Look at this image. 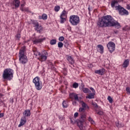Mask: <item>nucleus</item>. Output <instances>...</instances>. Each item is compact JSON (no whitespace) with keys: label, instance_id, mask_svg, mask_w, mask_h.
<instances>
[{"label":"nucleus","instance_id":"nucleus-1","mask_svg":"<svg viewBox=\"0 0 130 130\" xmlns=\"http://www.w3.org/2000/svg\"><path fill=\"white\" fill-rule=\"evenodd\" d=\"M96 24L99 28L115 27L116 29H119L121 27L120 23L113 19L111 15L104 16L101 18H99Z\"/></svg>","mask_w":130,"mask_h":130},{"label":"nucleus","instance_id":"nucleus-2","mask_svg":"<svg viewBox=\"0 0 130 130\" xmlns=\"http://www.w3.org/2000/svg\"><path fill=\"white\" fill-rule=\"evenodd\" d=\"M26 51V47L23 46L21 47L19 51V62L22 64L27 63L28 59H27V56L25 55V52Z\"/></svg>","mask_w":130,"mask_h":130},{"label":"nucleus","instance_id":"nucleus-3","mask_svg":"<svg viewBox=\"0 0 130 130\" xmlns=\"http://www.w3.org/2000/svg\"><path fill=\"white\" fill-rule=\"evenodd\" d=\"M14 70L13 69L7 68L4 70L3 74V78L4 80L11 81L14 77Z\"/></svg>","mask_w":130,"mask_h":130},{"label":"nucleus","instance_id":"nucleus-4","mask_svg":"<svg viewBox=\"0 0 130 130\" xmlns=\"http://www.w3.org/2000/svg\"><path fill=\"white\" fill-rule=\"evenodd\" d=\"M69 22L73 26H77L80 24V17L78 15H71L69 18Z\"/></svg>","mask_w":130,"mask_h":130},{"label":"nucleus","instance_id":"nucleus-5","mask_svg":"<svg viewBox=\"0 0 130 130\" xmlns=\"http://www.w3.org/2000/svg\"><path fill=\"white\" fill-rule=\"evenodd\" d=\"M115 8L116 10L118 11L119 14L120 16H127L128 15V11L121 6L119 5L118 6H116Z\"/></svg>","mask_w":130,"mask_h":130},{"label":"nucleus","instance_id":"nucleus-6","mask_svg":"<svg viewBox=\"0 0 130 130\" xmlns=\"http://www.w3.org/2000/svg\"><path fill=\"white\" fill-rule=\"evenodd\" d=\"M80 117V120H79V121L78 122L77 125L79 127L80 129L84 130L85 127H84L83 123L85 122V119H86V115L81 114Z\"/></svg>","mask_w":130,"mask_h":130},{"label":"nucleus","instance_id":"nucleus-7","mask_svg":"<svg viewBox=\"0 0 130 130\" xmlns=\"http://www.w3.org/2000/svg\"><path fill=\"white\" fill-rule=\"evenodd\" d=\"M40 79L39 77H36L33 79V83H35V87L37 90H41L42 89V86L40 85V83L39 82V80Z\"/></svg>","mask_w":130,"mask_h":130},{"label":"nucleus","instance_id":"nucleus-8","mask_svg":"<svg viewBox=\"0 0 130 130\" xmlns=\"http://www.w3.org/2000/svg\"><path fill=\"white\" fill-rule=\"evenodd\" d=\"M107 47L110 53H112L115 50V44L112 42H109L107 45Z\"/></svg>","mask_w":130,"mask_h":130},{"label":"nucleus","instance_id":"nucleus-9","mask_svg":"<svg viewBox=\"0 0 130 130\" xmlns=\"http://www.w3.org/2000/svg\"><path fill=\"white\" fill-rule=\"evenodd\" d=\"M38 55H39L40 59L42 61H45L47 59V55H48V53L46 51H43L42 53L40 52L38 53Z\"/></svg>","mask_w":130,"mask_h":130},{"label":"nucleus","instance_id":"nucleus-10","mask_svg":"<svg viewBox=\"0 0 130 130\" xmlns=\"http://www.w3.org/2000/svg\"><path fill=\"white\" fill-rule=\"evenodd\" d=\"M27 122V119L25 116H23L21 117L20 120V124L18 125V127H21V126H23V125H25L26 123Z\"/></svg>","mask_w":130,"mask_h":130},{"label":"nucleus","instance_id":"nucleus-11","mask_svg":"<svg viewBox=\"0 0 130 130\" xmlns=\"http://www.w3.org/2000/svg\"><path fill=\"white\" fill-rule=\"evenodd\" d=\"M20 0H13L12 5L14 6V9L17 10L19 7H20Z\"/></svg>","mask_w":130,"mask_h":130},{"label":"nucleus","instance_id":"nucleus-12","mask_svg":"<svg viewBox=\"0 0 130 130\" xmlns=\"http://www.w3.org/2000/svg\"><path fill=\"white\" fill-rule=\"evenodd\" d=\"M94 74H98L101 76H103V75L105 74V69H104V68H102L99 70H95L94 71Z\"/></svg>","mask_w":130,"mask_h":130},{"label":"nucleus","instance_id":"nucleus-13","mask_svg":"<svg viewBox=\"0 0 130 130\" xmlns=\"http://www.w3.org/2000/svg\"><path fill=\"white\" fill-rule=\"evenodd\" d=\"M70 98L71 99H74L76 101H79V98L78 97V94L75 93H71L69 95Z\"/></svg>","mask_w":130,"mask_h":130},{"label":"nucleus","instance_id":"nucleus-14","mask_svg":"<svg viewBox=\"0 0 130 130\" xmlns=\"http://www.w3.org/2000/svg\"><path fill=\"white\" fill-rule=\"evenodd\" d=\"M46 39L45 38L42 39H36L33 41L34 44H38V43H41V42H43L44 40Z\"/></svg>","mask_w":130,"mask_h":130},{"label":"nucleus","instance_id":"nucleus-15","mask_svg":"<svg viewBox=\"0 0 130 130\" xmlns=\"http://www.w3.org/2000/svg\"><path fill=\"white\" fill-rule=\"evenodd\" d=\"M35 30L37 31L38 33H41L43 31V27L41 26V25L38 24V26L35 27Z\"/></svg>","mask_w":130,"mask_h":130},{"label":"nucleus","instance_id":"nucleus-16","mask_svg":"<svg viewBox=\"0 0 130 130\" xmlns=\"http://www.w3.org/2000/svg\"><path fill=\"white\" fill-rule=\"evenodd\" d=\"M128 64H129V59H125L123 63L122 67L123 68H127Z\"/></svg>","mask_w":130,"mask_h":130},{"label":"nucleus","instance_id":"nucleus-17","mask_svg":"<svg viewBox=\"0 0 130 130\" xmlns=\"http://www.w3.org/2000/svg\"><path fill=\"white\" fill-rule=\"evenodd\" d=\"M97 47L100 50L99 52H100L101 54H102V53L104 52V47H103V46H102V45H98Z\"/></svg>","mask_w":130,"mask_h":130},{"label":"nucleus","instance_id":"nucleus-18","mask_svg":"<svg viewBox=\"0 0 130 130\" xmlns=\"http://www.w3.org/2000/svg\"><path fill=\"white\" fill-rule=\"evenodd\" d=\"M23 114L24 115V116H25V117L26 116H30V115H31V112H30V110H25L24 112L23 113Z\"/></svg>","mask_w":130,"mask_h":130},{"label":"nucleus","instance_id":"nucleus-19","mask_svg":"<svg viewBox=\"0 0 130 130\" xmlns=\"http://www.w3.org/2000/svg\"><path fill=\"white\" fill-rule=\"evenodd\" d=\"M68 60L69 61L70 64H74L75 63V60L72 57V56H69L68 57Z\"/></svg>","mask_w":130,"mask_h":130},{"label":"nucleus","instance_id":"nucleus-20","mask_svg":"<svg viewBox=\"0 0 130 130\" xmlns=\"http://www.w3.org/2000/svg\"><path fill=\"white\" fill-rule=\"evenodd\" d=\"M118 4V2L117 1L113 0L111 2V6L112 8H114L115 7V5H117Z\"/></svg>","mask_w":130,"mask_h":130},{"label":"nucleus","instance_id":"nucleus-21","mask_svg":"<svg viewBox=\"0 0 130 130\" xmlns=\"http://www.w3.org/2000/svg\"><path fill=\"white\" fill-rule=\"evenodd\" d=\"M39 19H40V20H47V15L43 14L42 16H39Z\"/></svg>","mask_w":130,"mask_h":130},{"label":"nucleus","instance_id":"nucleus-22","mask_svg":"<svg viewBox=\"0 0 130 130\" xmlns=\"http://www.w3.org/2000/svg\"><path fill=\"white\" fill-rule=\"evenodd\" d=\"M82 90H83V93H85V94H87V93H90L91 91H90V89H89L88 88H82Z\"/></svg>","mask_w":130,"mask_h":130},{"label":"nucleus","instance_id":"nucleus-23","mask_svg":"<svg viewBox=\"0 0 130 130\" xmlns=\"http://www.w3.org/2000/svg\"><path fill=\"white\" fill-rule=\"evenodd\" d=\"M94 96H95V93H92L86 96V98H88V99H94Z\"/></svg>","mask_w":130,"mask_h":130},{"label":"nucleus","instance_id":"nucleus-24","mask_svg":"<svg viewBox=\"0 0 130 130\" xmlns=\"http://www.w3.org/2000/svg\"><path fill=\"white\" fill-rule=\"evenodd\" d=\"M31 24L35 27H37V26L39 25V23L37 22V20H32L31 21Z\"/></svg>","mask_w":130,"mask_h":130},{"label":"nucleus","instance_id":"nucleus-25","mask_svg":"<svg viewBox=\"0 0 130 130\" xmlns=\"http://www.w3.org/2000/svg\"><path fill=\"white\" fill-rule=\"evenodd\" d=\"M62 104L63 108H67L69 106V105H68V102H66V101H63Z\"/></svg>","mask_w":130,"mask_h":130},{"label":"nucleus","instance_id":"nucleus-26","mask_svg":"<svg viewBox=\"0 0 130 130\" xmlns=\"http://www.w3.org/2000/svg\"><path fill=\"white\" fill-rule=\"evenodd\" d=\"M82 108H87V109H89V106H88V105H87V104H86V103H85V102H82Z\"/></svg>","mask_w":130,"mask_h":130},{"label":"nucleus","instance_id":"nucleus-27","mask_svg":"<svg viewBox=\"0 0 130 130\" xmlns=\"http://www.w3.org/2000/svg\"><path fill=\"white\" fill-rule=\"evenodd\" d=\"M60 23L61 24H63L67 21V19L65 18H63V16H60Z\"/></svg>","mask_w":130,"mask_h":130},{"label":"nucleus","instance_id":"nucleus-28","mask_svg":"<svg viewBox=\"0 0 130 130\" xmlns=\"http://www.w3.org/2000/svg\"><path fill=\"white\" fill-rule=\"evenodd\" d=\"M51 45H54V44H56V39H52L50 41V42Z\"/></svg>","mask_w":130,"mask_h":130},{"label":"nucleus","instance_id":"nucleus-29","mask_svg":"<svg viewBox=\"0 0 130 130\" xmlns=\"http://www.w3.org/2000/svg\"><path fill=\"white\" fill-rule=\"evenodd\" d=\"M2 97H3V94H0V98H2ZM2 105H4V106H6L5 103H4V102L0 99V106H2Z\"/></svg>","mask_w":130,"mask_h":130},{"label":"nucleus","instance_id":"nucleus-30","mask_svg":"<svg viewBox=\"0 0 130 130\" xmlns=\"http://www.w3.org/2000/svg\"><path fill=\"white\" fill-rule=\"evenodd\" d=\"M123 31H129L130 30V28L129 26H128L127 25L125 26V27H124L122 28Z\"/></svg>","mask_w":130,"mask_h":130},{"label":"nucleus","instance_id":"nucleus-31","mask_svg":"<svg viewBox=\"0 0 130 130\" xmlns=\"http://www.w3.org/2000/svg\"><path fill=\"white\" fill-rule=\"evenodd\" d=\"M20 39H21V34H16V35L15 36L16 40H20Z\"/></svg>","mask_w":130,"mask_h":130},{"label":"nucleus","instance_id":"nucleus-32","mask_svg":"<svg viewBox=\"0 0 130 130\" xmlns=\"http://www.w3.org/2000/svg\"><path fill=\"white\" fill-rule=\"evenodd\" d=\"M60 10V7L59 6H56L54 7L55 12H58Z\"/></svg>","mask_w":130,"mask_h":130},{"label":"nucleus","instance_id":"nucleus-33","mask_svg":"<svg viewBox=\"0 0 130 130\" xmlns=\"http://www.w3.org/2000/svg\"><path fill=\"white\" fill-rule=\"evenodd\" d=\"M63 46V44L62 43V42H59L58 43V47H59V48H62Z\"/></svg>","mask_w":130,"mask_h":130},{"label":"nucleus","instance_id":"nucleus-34","mask_svg":"<svg viewBox=\"0 0 130 130\" xmlns=\"http://www.w3.org/2000/svg\"><path fill=\"white\" fill-rule=\"evenodd\" d=\"M78 87H79V84H78V83L75 82L73 84V88H75V89H76V88H78Z\"/></svg>","mask_w":130,"mask_h":130},{"label":"nucleus","instance_id":"nucleus-35","mask_svg":"<svg viewBox=\"0 0 130 130\" xmlns=\"http://www.w3.org/2000/svg\"><path fill=\"white\" fill-rule=\"evenodd\" d=\"M66 14H67V11L66 10H63L60 15V17H64Z\"/></svg>","mask_w":130,"mask_h":130},{"label":"nucleus","instance_id":"nucleus-36","mask_svg":"<svg viewBox=\"0 0 130 130\" xmlns=\"http://www.w3.org/2000/svg\"><path fill=\"white\" fill-rule=\"evenodd\" d=\"M108 100L110 103H112L113 102V100L112 99V98H111V96H108Z\"/></svg>","mask_w":130,"mask_h":130},{"label":"nucleus","instance_id":"nucleus-37","mask_svg":"<svg viewBox=\"0 0 130 130\" xmlns=\"http://www.w3.org/2000/svg\"><path fill=\"white\" fill-rule=\"evenodd\" d=\"M22 4H21L20 7L23 8V7H25V5H26V2H25V0H22Z\"/></svg>","mask_w":130,"mask_h":130},{"label":"nucleus","instance_id":"nucleus-38","mask_svg":"<svg viewBox=\"0 0 130 130\" xmlns=\"http://www.w3.org/2000/svg\"><path fill=\"white\" fill-rule=\"evenodd\" d=\"M58 40L59 41H63L64 40V37L63 36L60 37Z\"/></svg>","mask_w":130,"mask_h":130},{"label":"nucleus","instance_id":"nucleus-39","mask_svg":"<svg viewBox=\"0 0 130 130\" xmlns=\"http://www.w3.org/2000/svg\"><path fill=\"white\" fill-rule=\"evenodd\" d=\"M88 9V11H89L88 14H89V15H90L91 14V11H92L93 10V8L92 7H90V6H89Z\"/></svg>","mask_w":130,"mask_h":130},{"label":"nucleus","instance_id":"nucleus-40","mask_svg":"<svg viewBox=\"0 0 130 130\" xmlns=\"http://www.w3.org/2000/svg\"><path fill=\"white\" fill-rule=\"evenodd\" d=\"M84 111H85V108H79V112H84Z\"/></svg>","mask_w":130,"mask_h":130},{"label":"nucleus","instance_id":"nucleus-41","mask_svg":"<svg viewBox=\"0 0 130 130\" xmlns=\"http://www.w3.org/2000/svg\"><path fill=\"white\" fill-rule=\"evenodd\" d=\"M92 105L94 106L95 108H98V105H97V103H92Z\"/></svg>","mask_w":130,"mask_h":130},{"label":"nucleus","instance_id":"nucleus-42","mask_svg":"<svg viewBox=\"0 0 130 130\" xmlns=\"http://www.w3.org/2000/svg\"><path fill=\"white\" fill-rule=\"evenodd\" d=\"M97 114H99V115H103V112L100 111L97 112Z\"/></svg>","mask_w":130,"mask_h":130},{"label":"nucleus","instance_id":"nucleus-43","mask_svg":"<svg viewBox=\"0 0 130 130\" xmlns=\"http://www.w3.org/2000/svg\"><path fill=\"white\" fill-rule=\"evenodd\" d=\"M64 46L66 48H69V46H70V44L68 43H65Z\"/></svg>","mask_w":130,"mask_h":130},{"label":"nucleus","instance_id":"nucleus-44","mask_svg":"<svg viewBox=\"0 0 130 130\" xmlns=\"http://www.w3.org/2000/svg\"><path fill=\"white\" fill-rule=\"evenodd\" d=\"M126 91L128 93V94H130V88L129 87H126Z\"/></svg>","mask_w":130,"mask_h":130},{"label":"nucleus","instance_id":"nucleus-45","mask_svg":"<svg viewBox=\"0 0 130 130\" xmlns=\"http://www.w3.org/2000/svg\"><path fill=\"white\" fill-rule=\"evenodd\" d=\"M10 103L13 104V103H14V98H10Z\"/></svg>","mask_w":130,"mask_h":130},{"label":"nucleus","instance_id":"nucleus-46","mask_svg":"<svg viewBox=\"0 0 130 130\" xmlns=\"http://www.w3.org/2000/svg\"><path fill=\"white\" fill-rule=\"evenodd\" d=\"M78 115H79V113L76 112L74 114V117L76 118H77V116H78Z\"/></svg>","mask_w":130,"mask_h":130},{"label":"nucleus","instance_id":"nucleus-47","mask_svg":"<svg viewBox=\"0 0 130 130\" xmlns=\"http://www.w3.org/2000/svg\"><path fill=\"white\" fill-rule=\"evenodd\" d=\"M90 90L92 91V93H94V94H95V90L93 88L90 87Z\"/></svg>","mask_w":130,"mask_h":130},{"label":"nucleus","instance_id":"nucleus-48","mask_svg":"<svg viewBox=\"0 0 130 130\" xmlns=\"http://www.w3.org/2000/svg\"><path fill=\"white\" fill-rule=\"evenodd\" d=\"M5 116V114L3 113H0V118H2V117H4Z\"/></svg>","mask_w":130,"mask_h":130},{"label":"nucleus","instance_id":"nucleus-49","mask_svg":"<svg viewBox=\"0 0 130 130\" xmlns=\"http://www.w3.org/2000/svg\"><path fill=\"white\" fill-rule=\"evenodd\" d=\"M126 9L127 10H130V6L129 4L127 5L126 6Z\"/></svg>","mask_w":130,"mask_h":130},{"label":"nucleus","instance_id":"nucleus-50","mask_svg":"<svg viewBox=\"0 0 130 130\" xmlns=\"http://www.w3.org/2000/svg\"><path fill=\"white\" fill-rule=\"evenodd\" d=\"M24 12H29V9L28 8L24 9Z\"/></svg>","mask_w":130,"mask_h":130},{"label":"nucleus","instance_id":"nucleus-51","mask_svg":"<svg viewBox=\"0 0 130 130\" xmlns=\"http://www.w3.org/2000/svg\"><path fill=\"white\" fill-rule=\"evenodd\" d=\"M118 30H114V33L115 34H118Z\"/></svg>","mask_w":130,"mask_h":130},{"label":"nucleus","instance_id":"nucleus-52","mask_svg":"<svg viewBox=\"0 0 130 130\" xmlns=\"http://www.w3.org/2000/svg\"><path fill=\"white\" fill-rule=\"evenodd\" d=\"M88 120H89V121H91L93 120V119H92V118H91V117H89L88 118Z\"/></svg>","mask_w":130,"mask_h":130},{"label":"nucleus","instance_id":"nucleus-53","mask_svg":"<svg viewBox=\"0 0 130 130\" xmlns=\"http://www.w3.org/2000/svg\"><path fill=\"white\" fill-rule=\"evenodd\" d=\"M91 123H92V124H95V121H94V120H92L91 121H90Z\"/></svg>","mask_w":130,"mask_h":130},{"label":"nucleus","instance_id":"nucleus-54","mask_svg":"<svg viewBox=\"0 0 130 130\" xmlns=\"http://www.w3.org/2000/svg\"><path fill=\"white\" fill-rule=\"evenodd\" d=\"M81 86L82 87V88H84L85 85H84V83H81Z\"/></svg>","mask_w":130,"mask_h":130},{"label":"nucleus","instance_id":"nucleus-55","mask_svg":"<svg viewBox=\"0 0 130 130\" xmlns=\"http://www.w3.org/2000/svg\"><path fill=\"white\" fill-rule=\"evenodd\" d=\"M20 10L22 12H24V8L23 7H20Z\"/></svg>","mask_w":130,"mask_h":130},{"label":"nucleus","instance_id":"nucleus-56","mask_svg":"<svg viewBox=\"0 0 130 130\" xmlns=\"http://www.w3.org/2000/svg\"><path fill=\"white\" fill-rule=\"evenodd\" d=\"M71 29H72V27H71V26H68V30H71Z\"/></svg>","mask_w":130,"mask_h":130},{"label":"nucleus","instance_id":"nucleus-57","mask_svg":"<svg viewBox=\"0 0 130 130\" xmlns=\"http://www.w3.org/2000/svg\"><path fill=\"white\" fill-rule=\"evenodd\" d=\"M71 123H75V121H74L72 119L71 120Z\"/></svg>","mask_w":130,"mask_h":130},{"label":"nucleus","instance_id":"nucleus-58","mask_svg":"<svg viewBox=\"0 0 130 130\" xmlns=\"http://www.w3.org/2000/svg\"><path fill=\"white\" fill-rule=\"evenodd\" d=\"M118 125H119L118 123L116 124V126H118Z\"/></svg>","mask_w":130,"mask_h":130}]
</instances>
